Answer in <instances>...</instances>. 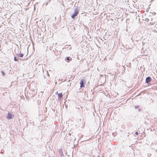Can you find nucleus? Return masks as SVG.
<instances>
[{
  "label": "nucleus",
  "mask_w": 157,
  "mask_h": 157,
  "mask_svg": "<svg viewBox=\"0 0 157 157\" xmlns=\"http://www.w3.org/2000/svg\"><path fill=\"white\" fill-rule=\"evenodd\" d=\"M79 13V11L75 9V10L74 13L73 15H72L71 17L72 18H74V17L77 16Z\"/></svg>",
  "instance_id": "f257e3e1"
},
{
  "label": "nucleus",
  "mask_w": 157,
  "mask_h": 157,
  "mask_svg": "<svg viewBox=\"0 0 157 157\" xmlns=\"http://www.w3.org/2000/svg\"><path fill=\"white\" fill-rule=\"evenodd\" d=\"M12 115L10 112L8 113V114L6 116V118L8 119H10L12 118Z\"/></svg>",
  "instance_id": "f03ea898"
},
{
  "label": "nucleus",
  "mask_w": 157,
  "mask_h": 157,
  "mask_svg": "<svg viewBox=\"0 0 157 157\" xmlns=\"http://www.w3.org/2000/svg\"><path fill=\"white\" fill-rule=\"evenodd\" d=\"M80 88L84 87V86L83 80V79H82L80 81Z\"/></svg>",
  "instance_id": "7ed1b4c3"
},
{
  "label": "nucleus",
  "mask_w": 157,
  "mask_h": 157,
  "mask_svg": "<svg viewBox=\"0 0 157 157\" xmlns=\"http://www.w3.org/2000/svg\"><path fill=\"white\" fill-rule=\"evenodd\" d=\"M151 78L150 77H148L146 78V83H148L151 81Z\"/></svg>",
  "instance_id": "20e7f679"
},
{
  "label": "nucleus",
  "mask_w": 157,
  "mask_h": 157,
  "mask_svg": "<svg viewBox=\"0 0 157 157\" xmlns=\"http://www.w3.org/2000/svg\"><path fill=\"white\" fill-rule=\"evenodd\" d=\"M56 93L58 94V99H60L61 98H62L63 97V95L62 93H58L57 92Z\"/></svg>",
  "instance_id": "39448f33"
},
{
  "label": "nucleus",
  "mask_w": 157,
  "mask_h": 157,
  "mask_svg": "<svg viewBox=\"0 0 157 157\" xmlns=\"http://www.w3.org/2000/svg\"><path fill=\"white\" fill-rule=\"evenodd\" d=\"M67 61H71L72 60V59L70 57H68L67 58Z\"/></svg>",
  "instance_id": "423d86ee"
},
{
  "label": "nucleus",
  "mask_w": 157,
  "mask_h": 157,
  "mask_svg": "<svg viewBox=\"0 0 157 157\" xmlns=\"http://www.w3.org/2000/svg\"><path fill=\"white\" fill-rule=\"evenodd\" d=\"M18 56L20 57H22L23 56V55L22 54H20L18 55Z\"/></svg>",
  "instance_id": "0eeeda50"
},
{
  "label": "nucleus",
  "mask_w": 157,
  "mask_h": 157,
  "mask_svg": "<svg viewBox=\"0 0 157 157\" xmlns=\"http://www.w3.org/2000/svg\"><path fill=\"white\" fill-rule=\"evenodd\" d=\"M14 60L15 61H18L17 59L15 57H14Z\"/></svg>",
  "instance_id": "6e6552de"
},
{
  "label": "nucleus",
  "mask_w": 157,
  "mask_h": 157,
  "mask_svg": "<svg viewBox=\"0 0 157 157\" xmlns=\"http://www.w3.org/2000/svg\"><path fill=\"white\" fill-rule=\"evenodd\" d=\"M1 73H2L3 76H4L5 75V74L3 71H1Z\"/></svg>",
  "instance_id": "1a4fd4ad"
},
{
  "label": "nucleus",
  "mask_w": 157,
  "mask_h": 157,
  "mask_svg": "<svg viewBox=\"0 0 157 157\" xmlns=\"http://www.w3.org/2000/svg\"><path fill=\"white\" fill-rule=\"evenodd\" d=\"M135 134H136V135H138V132H135Z\"/></svg>",
  "instance_id": "9d476101"
}]
</instances>
